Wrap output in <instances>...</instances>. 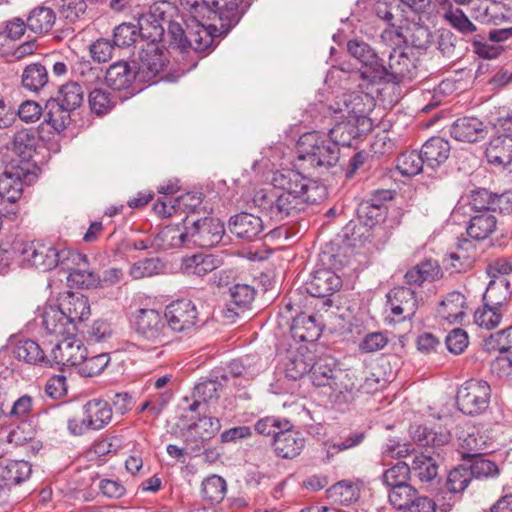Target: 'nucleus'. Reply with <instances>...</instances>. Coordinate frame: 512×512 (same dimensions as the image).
I'll list each match as a JSON object with an SVG mask.
<instances>
[{
	"label": "nucleus",
	"mask_w": 512,
	"mask_h": 512,
	"mask_svg": "<svg viewBox=\"0 0 512 512\" xmlns=\"http://www.w3.org/2000/svg\"><path fill=\"white\" fill-rule=\"evenodd\" d=\"M190 15L191 18L185 21L178 15L176 8L175 12H169L162 45H168L169 48L181 53L188 52L190 49L204 52L214 45L215 27L206 26L202 19Z\"/></svg>",
	"instance_id": "nucleus-1"
},
{
	"label": "nucleus",
	"mask_w": 512,
	"mask_h": 512,
	"mask_svg": "<svg viewBox=\"0 0 512 512\" xmlns=\"http://www.w3.org/2000/svg\"><path fill=\"white\" fill-rule=\"evenodd\" d=\"M182 6L194 17L204 21H218L214 26L216 38L226 35L235 27L250 7L249 0H181Z\"/></svg>",
	"instance_id": "nucleus-2"
},
{
	"label": "nucleus",
	"mask_w": 512,
	"mask_h": 512,
	"mask_svg": "<svg viewBox=\"0 0 512 512\" xmlns=\"http://www.w3.org/2000/svg\"><path fill=\"white\" fill-rule=\"evenodd\" d=\"M311 195L299 196L283 191L259 190L253 197L254 205L266 216L276 222L294 217L304 211L308 205L315 204V197Z\"/></svg>",
	"instance_id": "nucleus-3"
},
{
	"label": "nucleus",
	"mask_w": 512,
	"mask_h": 512,
	"mask_svg": "<svg viewBox=\"0 0 512 512\" xmlns=\"http://www.w3.org/2000/svg\"><path fill=\"white\" fill-rule=\"evenodd\" d=\"M298 159L308 162L313 168L329 169L340 158V149L329 134L311 131L300 136L297 142Z\"/></svg>",
	"instance_id": "nucleus-4"
},
{
	"label": "nucleus",
	"mask_w": 512,
	"mask_h": 512,
	"mask_svg": "<svg viewBox=\"0 0 512 512\" xmlns=\"http://www.w3.org/2000/svg\"><path fill=\"white\" fill-rule=\"evenodd\" d=\"M21 255L25 261H28L32 266L42 271H50L53 268L61 265H66V261H71V264L86 263V255L71 250H58L51 245L41 242H31L24 244L20 250Z\"/></svg>",
	"instance_id": "nucleus-5"
},
{
	"label": "nucleus",
	"mask_w": 512,
	"mask_h": 512,
	"mask_svg": "<svg viewBox=\"0 0 512 512\" xmlns=\"http://www.w3.org/2000/svg\"><path fill=\"white\" fill-rule=\"evenodd\" d=\"M271 184L277 190L292 195H314L315 202H321L325 198L326 188L317 181L303 176L293 169H281L273 172Z\"/></svg>",
	"instance_id": "nucleus-6"
},
{
	"label": "nucleus",
	"mask_w": 512,
	"mask_h": 512,
	"mask_svg": "<svg viewBox=\"0 0 512 512\" xmlns=\"http://www.w3.org/2000/svg\"><path fill=\"white\" fill-rule=\"evenodd\" d=\"M165 317L154 309H140L135 320L139 340L151 346H164L170 342V332Z\"/></svg>",
	"instance_id": "nucleus-7"
},
{
	"label": "nucleus",
	"mask_w": 512,
	"mask_h": 512,
	"mask_svg": "<svg viewBox=\"0 0 512 512\" xmlns=\"http://www.w3.org/2000/svg\"><path fill=\"white\" fill-rule=\"evenodd\" d=\"M33 165L28 162L18 163L13 160L5 166L0 175V198L9 203L17 202L23 193L24 184H31L36 178L32 172Z\"/></svg>",
	"instance_id": "nucleus-8"
},
{
	"label": "nucleus",
	"mask_w": 512,
	"mask_h": 512,
	"mask_svg": "<svg viewBox=\"0 0 512 512\" xmlns=\"http://www.w3.org/2000/svg\"><path fill=\"white\" fill-rule=\"evenodd\" d=\"M491 388L484 380L470 379L460 386L456 395L458 409L469 416L484 413L490 404Z\"/></svg>",
	"instance_id": "nucleus-9"
},
{
	"label": "nucleus",
	"mask_w": 512,
	"mask_h": 512,
	"mask_svg": "<svg viewBox=\"0 0 512 512\" xmlns=\"http://www.w3.org/2000/svg\"><path fill=\"white\" fill-rule=\"evenodd\" d=\"M419 59L413 53L393 48L388 57V64L382 63V72L378 83L400 84L413 80L418 75Z\"/></svg>",
	"instance_id": "nucleus-10"
},
{
	"label": "nucleus",
	"mask_w": 512,
	"mask_h": 512,
	"mask_svg": "<svg viewBox=\"0 0 512 512\" xmlns=\"http://www.w3.org/2000/svg\"><path fill=\"white\" fill-rule=\"evenodd\" d=\"M133 63L138 69L139 82L156 83L163 79L157 77L167 64L164 55V45L158 43H146L140 47L137 54H133Z\"/></svg>",
	"instance_id": "nucleus-11"
},
{
	"label": "nucleus",
	"mask_w": 512,
	"mask_h": 512,
	"mask_svg": "<svg viewBox=\"0 0 512 512\" xmlns=\"http://www.w3.org/2000/svg\"><path fill=\"white\" fill-rule=\"evenodd\" d=\"M169 12H175V7L169 3H162L151 7L148 13L140 15L137 26L142 41L158 44L163 42Z\"/></svg>",
	"instance_id": "nucleus-12"
},
{
	"label": "nucleus",
	"mask_w": 512,
	"mask_h": 512,
	"mask_svg": "<svg viewBox=\"0 0 512 512\" xmlns=\"http://www.w3.org/2000/svg\"><path fill=\"white\" fill-rule=\"evenodd\" d=\"M348 53L361 63L360 76L362 79L375 84L379 82L382 71V59L366 42L353 39L347 43Z\"/></svg>",
	"instance_id": "nucleus-13"
},
{
	"label": "nucleus",
	"mask_w": 512,
	"mask_h": 512,
	"mask_svg": "<svg viewBox=\"0 0 512 512\" xmlns=\"http://www.w3.org/2000/svg\"><path fill=\"white\" fill-rule=\"evenodd\" d=\"M331 383L327 386L323 393L328 397L329 401L337 406L351 403L357 397L358 370L354 367L336 371Z\"/></svg>",
	"instance_id": "nucleus-14"
},
{
	"label": "nucleus",
	"mask_w": 512,
	"mask_h": 512,
	"mask_svg": "<svg viewBox=\"0 0 512 512\" xmlns=\"http://www.w3.org/2000/svg\"><path fill=\"white\" fill-rule=\"evenodd\" d=\"M164 317L170 333L187 332L197 324L198 310L191 300L181 299L166 306Z\"/></svg>",
	"instance_id": "nucleus-15"
},
{
	"label": "nucleus",
	"mask_w": 512,
	"mask_h": 512,
	"mask_svg": "<svg viewBox=\"0 0 512 512\" xmlns=\"http://www.w3.org/2000/svg\"><path fill=\"white\" fill-rule=\"evenodd\" d=\"M187 228L190 243L203 248L217 245L225 233L224 224L214 217L193 220Z\"/></svg>",
	"instance_id": "nucleus-16"
},
{
	"label": "nucleus",
	"mask_w": 512,
	"mask_h": 512,
	"mask_svg": "<svg viewBox=\"0 0 512 512\" xmlns=\"http://www.w3.org/2000/svg\"><path fill=\"white\" fill-rule=\"evenodd\" d=\"M334 112L341 117L355 120L360 125H370L367 113L370 111L371 98L360 92L344 93L335 102Z\"/></svg>",
	"instance_id": "nucleus-17"
},
{
	"label": "nucleus",
	"mask_w": 512,
	"mask_h": 512,
	"mask_svg": "<svg viewBox=\"0 0 512 512\" xmlns=\"http://www.w3.org/2000/svg\"><path fill=\"white\" fill-rule=\"evenodd\" d=\"M87 354V349L80 339L74 334L67 335L60 340L51 350L49 366H78Z\"/></svg>",
	"instance_id": "nucleus-18"
},
{
	"label": "nucleus",
	"mask_w": 512,
	"mask_h": 512,
	"mask_svg": "<svg viewBox=\"0 0 512 512\" xmlns=\"http://www.w3.org/2000/svg\"><path fill=\"white\" fill-rule=\"evenodd\" d=\"M512 197L509 193H492L486 188H477L470 192L469 205L475 213L499 212L509 214L512 212Z\"/></svg>",
	"instance_id": "nucleus-19"
},
{
	"label": "nucleus",
	"mask_w": 512,
	"mask_h": 512,
	"mask_svg": "<svg viewBox=\"0 0 512 512\" xmlns=\"http://www.w3.org/2000/svg\"><path fill=\"white\" fill-rule=\"evenodd\" d=\"M387 306L390 308L395 321L410 320L418 309L416 293L408 287H395L387 294Z\"/></svg>",
	"instance_id": "nucleus-20"
},
{
	"label": "nucleus",
	"mask_w": 512,
	"mask_h": 512,
	"mask_svg": "<svg viewBox=\"0 0 512 512\" xmlns=\"http://www.w3.org/2000/svg\"><path fill=\"white\" fill-rule=\"evenodd\" d=\"M32 466L24 460H6L0 462V503L7 501L6 495L11 487L29 479Z\"/></svg>",
	"instance_id": "nucleus-21"
},
{
	"label": "nucleus",
	"mask_w": 512,
	"mask_h": 512,
	"mask_svg": "<svg viewBox=\"0 0 512 512\" xmlns=\"http://www.w3.org/2000/svg\"><path fill=\"white\" fill-rule=\"evenodd\" d=\"M228 228L237 238L251 242L264 232V222L259 216L241 212L230 217Z\"/></svg>",
	"instance_id": "nucleus-22"
},
{
	"label": "nucleus",
	"mask_w": 512,
	"mask_h": 512,
	"mask_svg": "<svg viewBox=\"0 0 512 512\" xmlns=\"http://www.w3.org/2000/svg\"><path fill=\"white\" fill-rule=\"evenodd\" d=\"M512 288L510 280L506 276H498L492 279L483 295V303L494 309L508 313L511 307Z\"/></svg>",
	"instance_id": "nucleus-23"
},
{
	"label": "nucleus",
	"mask_w": 512,
	"mask_h": 512,
	"mask_svg": "<svg viewBox=\"0 0 512 512\" xmlns=\"http://www.w3.org/2000/svg\"><path fill=\"white\" fill-rule=\"evenodd\" d=\"M341 286L342 280L334 271L322 268L313 272L306 283V290L313 297L325 298L333 295Z\"/></svg>",
	"instance_id": "nucleus-24"
},
{
	"label": "nucleus",
	"mask_w": 512,
	"mask_h": 512,
	"mask_svg": "<svg viewBox=\"0 0 512 512\" xmlns=\"http://www.w3.org/2000/svg\"><path fill=\"white\" fill-rule=\"evenodd\" d=\"M138 80V69L135 68L133 58L130 62L118 61L109 66L105 73V81L114 90H123L131 87Z\"/></svg>",
	"instance_id": "nucleus-25"
},
{
	"label": "nucleus",
	"mask_w": 512,
	"mask_h": 512,
	"mask_svg": "<svg viewBox=\"0 0 512 512\" xmlns=\"http://www.w3.org/2000/svg\"><path fill=\"white\" fill-rule=\"evenodd\" d=\"M485 124L476 117H461L453 122L450 135L457 141L475 143L485 138Z\"/></svg>",
	"instance_id": "nucleus-26"
},
{
	"label": "nucleus",
	"mask_w": 512,
	"mask_h": 512,
	"mask_svg": "<svg viewBox=\"0 0 512 512\" xmlns=\"http://www.w3.org/2000/svg\"><path fill=\"white\" fill-rule=\"evenodd\" d=\"M221 264L220 259L212 254L196 253L182 258L180 270L188 277L203 278Z\"/></svg>",
	"instance_id": "nucleus-27"
},
{
	"label": "nucleus",
	"mask_w": 512,
	"mask_h": 512,
	"mask_svg": "<svg viewBox=\"0 0 512 512\" xmlns=\"http://www.w3.org/2000/svg\"><path fill=\"white\" fill-rule=\"evenodd\" d=\"M255 289L248 284H235L229 288V303L223 309L222 313L227 320H234L250 306L255 297Z\"/></svg>",
	"instance_id": "nucleus-28"
},
{
	"label": "nucleus",
	"mask_w": 512,
	"mask_h": 512,
	"mask_svg": "<svg viewBox=\"0 0 512 512\" xmlns=\"http://www.w3.org/2000/svg\"><path fill=\"white\" fill-rule=\"evenodd\" d=\"M39 129L21 128L14 133L11 148L21 158L18 163H30L41 139Z\"/></svg>",
	"instance_id": "nucleus-29"
},
{
	"label": "nucleus",
	"mask_w": 512,
	"mask_h": 512,
	"mask_svg": "<svg viewBox=\"0 0 512 512\" xmlns=\"http://www.w3.org/2000/svg\"><path fill=\"white\" fill-rule=\"evenodd\" d=\"M58 307L71 324L82 322L90 315L88 298L79 293L67 292L59 299Z\"/></svg>",
	"instance_id": "nucleus-30"
},
{
	"label": "nucleus",
	"mask_w": 512,
	"mask_h": 512,
	"mask_svg": "<svg viewBox=\"0 0 512 512\" xmlns=\"http://www.w3.org/2000/svg\"><path fill=\"white\" fill-rule=\"evenodd\" d=\"M443 277V271L437 260L425 259L414 265L404 275L408 285L422 286L425 282H434Z\"/></svg>",
	"instance_id": "nucleus-31"
},
{
	"label": "nucleus",
	"mask_w": 512,
	"mask_h": 512,
	"mask_svg": "<svg viewBox=\"0 0 512 512\" xmlns=\"http://www.w3.org/2000/svg\"><path fill=\"white\" fill-rule=\"evenodd\" d=\"M487 161L497 167L504 168L512 163V135L502 134L493 137L485 151Z\"/></svg>",
	"instance_id": "nucleus-32"
},
{
	"label": "nucleus",
	"mask_w": 512,
	"mask_h": 512,
	"mask_svg": "<svg viewBox=\"0 0 512 512\" xmlns=\"http://www.w3.org/2000/svg\"><path fill=\"white\" fill-rule=\"evenodd\" d=\"M277 456L292 459L298 456L305 446V438L299 431L288 427L272 442Z\"/></svg>",
	"instance_id": "nucleus-33"
},
{
	"label": "nucleus",
	"mask_w": 512,
	"mask_h": 512,
	"mask_svg": "<svg viewBox=\"0 0 512 512\" xmlns=\"http://www.w3.org/2000/svg\"><path fill=\"white\" fill-rule=\"evenodd\" d=\"M410 433L413 441L422 447L441 449L451 441L450 432L441 427L434 430L423 425H412Z\"/></svg>",
	"instance_id": "nucleus-34"
},
{
	"label": "nucleus",
	"mask_w": 512,
	"mask_h": 512,
	"mask_svg": "<svg viewBox=\"0 0 512 512\" xmlns=\"http://www.w3.org/2000/svg\"><path fill=\"white\" fill-rule=\"evenodd\" d=\"M42 325L47 334L56 337L73 335L76 330L58 306H48L44 309Z\"/></svg>",
	"instance_id": "nucleus-35"
},
{
	"label": "nucleus",
	"mask_w": 512,
	"mask_h": 512,
	"mask_svg": "<svg viewBox=\"0 0 512 512\" xmlns=\"http://www.w3.org/2000/svg\"><path fill=\"white\" fill-rule=\"evenodd\" d=\"M154 243L157 250L180 248L190 243L188 228L181 225H167L154 236Z\"/></svg>",
	"instance_id": "nucleus-36"
},
{
	"label": "nucleus",
	"mask_w": 512,
	"mask_h": 512,
	"mask_svg": "<svg viewBox=\"0 0 512 512\" xmlns=\"http://www.w3.org/2000/svg\"><path fill=\"white\" fill-rule=\"evenodd\" d=\"M369 127L370 125H360L355 120L347 119L337 123L328 134L338 148L339 146L351 147Z\"/></svg>",
	"instance_id": "nucleus-37"
},
{
	"label": "nucleus",
	"mask_w": 512,
	"mask_h": 512,
	"mask_svg": "<svg viewBox=\"0 0 512 512\" xmlns=\"http://www.w3.org/2000/svg\"><path fill=\"white\" fill-rule=\"evenodd\" d=\"M450 151L449 141L442 137H431L421 148L426 166L431 169L442 165L449 158Z\"/></svg>",
	"instance_id": "nucleus-38"
},
{
	"label": "nucleus",
	"mask_w": 512,
	"mask_h": 512,
	"mask_svg": "<svg viewBox=\"0 0 512 512\" xmlns=\"http://www.w3.org/2000/svg\"><path fill=\"white\" fill-rule=\"evenodd\" d=\"M337 360L329 355L318 357L311 366V381L314 386L326 389L336 371H341Z\"/></svg>",
	"instance_id": "nucleus-39"
},
{
	"label": "nucleus",
	"mask_w": 512,
	"mask_h": 512,
	"mask_svg": "<svg viewBox=\"0 0 512 512\" xmlns=\"http://www.w3.org/2000/svg\"><path fill=\"white\" fill-rule=\"evenodd\" d=\"M56 19V12L52 8L38 5L27 15V29L38 35L47 34L52 30Z\"/></svg>",
	"instance_id": "nucleus-40"
},
{
	"label": "nucleus",
	"mask_w": 512,
	"mask_h": 512,
	"mask_svg": "<svg viewBox=\"0 0 512 512\" xmlns=\"http://www.w3.org/2000/svg\"><path fill=\"white\" fill-rule=\"evenodd\" d=\"M83 409L91 430H100L112 420V408L107 401L102 399L89 400Z\"/></svg>",
	"instance_id": "nucleus-41"
},
{
	"label": "nucleus",
	"mask_w": 512,
	"mask_h": 512,
	"mask_svg": "<svg viewBox=\"0 0 512 512\" xmlns=\"http://www.w3.org/2000/svg\"><path fill=\"white\" fill-rule=\"evenodd\" d=\"M71 261H66V265L63 266L64 270L69 272L67 281L70 286L81 289H90L97 287L100 282V277L93 271L87 269L88 258L86 257V263L80 262V264H74L76 267L70 266Z\"/></svg>",
	"instance_id": "nucleus-42"
},
{
	"label": "nucleus",
	"mask_w": 512,
	"mask_h": 512,
	"mask_svg": "<svg viewBox=\"0 0 512 512\" xmlns=\"http://www.w3.org/2000/svg\"><path fill=\"white\" fill-rule=\"evenodd\" d=\"M494 212L476 213L469 220L466 232L475 240H485L493 234L497 228V219Z\"/></svg>",
	"instance_id": "nucleus-43"
},
{
	"label": "nucleus",
	"mask_w": 512,
	"mask_h": 512,
	"mask_svg": "<svg viewBox=\"0 0 512 512\" xmlns=\"http://www.w3.org/2000/svg\"><path fill=\"white\" fill-rule=\"evenodd\" d=\"M45 117L43 123L39 128L43 129L44 125L47 124L56 132H61L70 123V113L72 111L67 110L60 104L57 99L50 98L45 105Z\"/></svg>",
	"instance_id": "nucleus-44"
},
{
	"label": "nucleus",
	"mask_w": 512,
	"mask_h": 512,
	"mask_svg": "<svg viewBox=\"0 0 512 512\" xmlns=\"http://www.w3.org/2000/svg\"><path fill=\"white\" fill-rule=\"evenodd\" d=\"M291 333L293 338L301 342H314L319 338L321 328L314 316L300 315L294 319Z\"/></svg>",
	"instance_id": "nucleus-45"
},
{
	"label": "nucleus",
	"mask_w": 512,
	"mask_h": 512,
	"mask_svg": "<svg viewBox=\"0 0 512 512\" xmlns=\"http://www.w3.org/2000/svg\"><path fill=\"white\" fill-rule=\"evenodd\" d=\"M326 494L333 503L347 506L358 500L360 489L353 482L342 480L327 489Z\"/></svg>",
	"instance_id": "nucleus-46"
},
{
	"label": "nucleus",
	"mask_w": 512,
	"mask_h": 512,
	"mask_svg": "<svg viewBox=\"0 0 512 512\" xmlns=\"http://www.w3.org/2000/svg\"><path fill=\"white\" fill-rule=\"evenodd\" d=\"M13 353L17 359L26 363L49 365V356H46L40 345L33 340L26 339L17 342Z\"/></svg>",
	"instance_id": "nucleus-47"
},
{
	"label": "nucleus",
	"mask_w": 512,
	"mask_h": 512,
	"mask_svg": "<svg viewBox=\"0 0 512 512\" xmlns=\"http://www.w3.org/2000/svg\"><path fill=\"white\" fill-rule=\"evenodd\" d=\"M226 491V481L219 475L208 476L202 481V499L210 504L220 503L224 499Z\"/></svg>",
	"instance_id": "nucleus-48"
},
{
	"label": "nucleus",
	"mask_w": 512,
	"mask_h": 512,
	"mask_svg": "<svg viewBox=\"0 0 512 512\" xmlns=\"http://www.w3.org/2000/svg\"><path fill=\"white\" fill-rule=\"evenodd\" d=\"M354 370H358L357 382L355 383L356 388H358L357 395L359 393L374 394L385 385V380L370 371L364 364L355 366Z\"/></svg>",
	"instance_id": "nucleus-49"
},
{
	"label": "nucleus",
	"mask_w": 512,
	"mask_h": 512,
	"mask_svg": "<svg viewBox=\"0 0 512 512\" xmlns=\"http://www.w3.org/2000/svg\"><path fill=\"white\" fill-rule=\"evenodd\" d=\"M69 111L79 108L84 101V91L79 82H68L62 85L56 98Z\"/></svg>",
	"instance_id": "nucleus-50"
},
{
	"label": "nucleus",
	"mask_w": 512,
	"mask_h": 512,
	"mask_svg": "<svg viewBox=\"0 0 512 512\" xmlns=\"http://www.w3.org/2000/svg\"><path fill=\"white\" fill-rule=\"evenodd\" d=\"M464 457L470 462L467 468L471 478H488L499 474L498 466L480 454H465Z\"/></svg>",
	"instance_id": "nucleus-51"
},
{
	"label": "nucleus",
	"mask_w": 512,
	"mask_h": 512,
	"mask_svg": "<svg viewBox=\"0 0 512 512\" xmlns=\"http://www.w3.org/2000/svg\"><path fill=\"white\" fill-rule=\"evenodd\" d=\"M443 17L455 30L469 37L471 41L476 34H480L479 28L459 8L446 11Z\"/></svg>",
	"instance_id": "nucleus-52"
},
{
	"label": "nucleus",
	"mask_w": 512,
	"mask_h": 512,
	"mask_svg": "<svg viewBox=\"0 0 512 512\" xmlns=\"http://www.w3.org/2000/svg\"><path fill=\"white\" fill-rule=\"evenodd\" d=\"M48 82V72L45 66L40 63L28 65L22 74V84L30 91H39Z\"/></svg>",
	"instance_id": "nucleus-53"
},
{
	"label": "nucleus",
	"mask_w": 512,
	"mask_h": 512,
	"mask_svg": "<svg viewBox=\"0 0 512 512\" xmlns=\"http://www.w3.org/2000/svg\"><path fill=\"white\" fill-rule=\"evenodd\" d=\"M410 469L421 482H430L437 476L438 467L431 456L420 454L414 457Z\"/></svg>",
	"instance_id": "nucleus-54"
},
{
	"label": "nucleus",
	"mask_w": 512,
	"mask_h": 512,
	"mask_svg": "<svg viewBox=\"0 0 512 512\" xmlns=\"http://www.w3.org/2000/svg\"><path fill=\"white\" fill-rule=\"evenodd\" d=\"M426 165L422 152L407 151L397 158V169L402 175L414 176L420 173Z\"/></svg>",
	"instance_id": "nucleus-55"
},
{
	"label": "nucleus",
	"mask_w": 512,
	"mask_h": 512,
	"mask_svg": "<svg viewBox=\"0 0 512 512\" xmlns=\"http://www.w3.org/2000/svg\"><path fill=\"white\" fill-rule=\"evenodd\" d=\"M405 44H409L417 50H426L432 43V33L427 26L417 23L407 28V34L404 35Z\"/></svg>",
	"instance_id": "nucleus-56"
},
{
	"label": "nucleus",
	"mask_w": 512,
	"mask_h": 512,
	"mask_svg": "<svg viewBox=\"0 0 512 512\" xmlns=\"http://www.w3.org/2000/svg\"><path fill=\"white\" fill-rule=\"evenodd\" d=\"M411 469L410 465L405 462L399 461L393 467L387 469L383 475V483L393 489L398 485L408 484L410 478Z\"/></svg>",
	"instance_id": "nucleus-57"
},
{
	"label": "nucleus",
	"mask_w": 512,
	"mask_h": 512,
	"mask_svg": "<svg viewBox=\"0 0 512 512\" xmlns=\"http://www.w3.org/2000/svg\"><path fill=\"white\" fill-rule=\"evenodd\" d=\"M505 314L501 310L494 309L483 303V306L474 313V322L481 328L492 330L499 326Z\"/></svg>",
	"instance_id": "nucleus-58"
},
{
	"label": "nucleus",
	"mask_w": 512,
	"mask_h": 512,
	"mask_svg": "<svg viewBox=\"0 0 512 512\" xmlns=\"http://www.w3.org/2000/svg\"><path fill=\"white\" fill-rule=\"evenodd\" d=\"M254 427L257 433L263 436H272L274 440L283 431L288 429V427H291V423L286 419L267 416L259 419Z\"/></svg>",
	"instance_id": "nucleus-59"
},
{
	"label": "nucleus",
	"mask_w": 512,
	"mask_h": 512,
	"mask_svg": "<svg viewBox=\"0 0 512 512\" xmlns=\"http://www.w3.org/2000/svg\"><path fill=\"white\" fill-rule=\"evenodd\" d=\"M484 347L487 351H498L499 354L512 352V326L485 339Z\"/></svg>",
	"instance_id": "nucleus-60"
},
{
	"label": "nucleus",
	"mask_w": 512,
	"mask_h": 512,
	"mask_svg": "<svg viewBox=\"0 0 512 512\" xmlns=\"http://www.w3.org/2000/svg\"><path fill=\"white\" fill-rule=\"evenodd\" d=\"M88 103L91 111L96 115L108 113L115 105L111 94L100 88H94L89 92Z\"/></svg>",
	"instance_id": "nucleus-61"
},
{
	"label": "nucleus",
	"mask_w": 512,
	"mask_h": 512,
	"mask_svg": "<svg viewBox=\"0 0 512 512\" xmlns=\"http://www.w3.org/2000/svg\"><path fill=\"white\" fill-rule=\"evenodd\" d=\"M501 3L492 1L488 2L484 0L480 2L475 8V18L482 23L499 24L505 18L504 14L499 12Z\"/></svg>",
	"instance_id": "nucleus-62"
},
{
	"label": "nucleus",
	"mask_w": 512,
	"mask_h": 512,
	"mask_svg": "<svg viewBox=\"0 0 512 512\" xmlns=\"http://www.w3.org/2000/svg\"><path fill=\"white\" fill-rule=\"evenodd\" d=\"M110 357L106 353H101L92 357L84 356L83 361L78 364L79 373L84 377H93L100 374L108 365Z\"/></svg>",
	"instance_id": "nucleus-63"
},
{
	"label": "nucleus",
	"mask_w": 512,
	"mask_h": 512,
	"mask_svg": "<svg viewBox=\"0 0 512 512\" xmlns=\"http://www.w3.org/2000/svg\"><path fill=\"white\" fill-rule=\"evenodd\" d=\"M490 371L497 378L512 382V352L499 354L491 362Z\"/></svg>",
	"instance_id": "nucleus-64"
}]
</instances>
